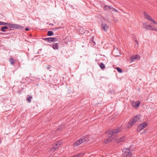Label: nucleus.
<instances>
[{"label": "nucleus", "mask_w": 157, "mask_h": 157, "mask_svg": "<svg viewBox=\"0 0 157 157\" xmlns=\"http://www.w3.org/2000/svg\"><path fill=\"white\" fill-rule=\"evenodd\" d=\"M122 130V128L120 127H117L115 129L113 130H109L105 132V133L111 136L117 134V133L121 132Z\"/></svg>", "instance_id": "nucleus-1"}, {"label": "nucleus", "mask_w": 157, "mask_h": 157, "mask_svg": "<svg viewBox=\"0 0 157 157\" xmlns=\"http://www.w3.org/2000/svg\"><path fill=\"white\" fill-rule=\"evenodd\" d=\"M88 140V138L86 137L83 136L74 143L73 145L75 147H77L82 143L87 141Z\"/></svg>", "instance_id": "nucleus-2"}, {"label": "nucleus", "mask_w": 157, "mask_h": 157, "mask_svg": "<svg viewBox=\"0 0 157 157\" xmlns=\"http://www.w3.org/2000/svg\"><path fill=\"white\" fill-rule=\"evenodd\" d=\"M123 157H131L132 156V151L128 148H125L123 151Z\"/></svg>", "instance_id": "nucleus-3"}, {"label": "nucleus", "mask_w": 157, "mask_h": 157, "mask_svg": "<svg viewBox=\"0 0 157 157\" xmlns=\"http://www.w3.org/2000/svg\"><path fill=\"white\" fill-rule=\"evenodd\" d=\"M8 27L11 28L22 29L23 27L17 24H12L8 23Z\"/></svg>", "instance_id": "nucleus-4"}, {"label": "nucleus", "mask_w": 157, "mask_h": 157, "mask_svg": "<svg viewBox=\"0 0 157 157\" xmlns=\"http://www.w3.org/2000/svg\"><path fill=\"white\" fill-rule=\"evenodd\" d=\"M62 144V141L61 140H59L56 142L54 144H53V147L52 148V150L53 151H55L58 148V147Z\"/></svg>", "instance_id": "nucleus-5"}, {"label": "nucleus", "mask_w": 157, "mask_h": 157, "mask_svg": "<svg viewBox=\"0 0 157 157\" xmlns=\"http://www.w3.org/2000/svg\"><path fill=\"white\" fill-rule=\"evenodd\" d=\"M147 125V122H144L140 124L137 128V131H140L145 128Z\"/></svg>", "instance_id": "nucleus-6"}, {"label": "nucleus", "mask_w": 157, "mask_h": 157, "mask_svg": "<svg viewBox=\"0 0 157 157\" xmlns=\"http://www.w3.org/2000/svg\"><path fill=\"white\" fill-rule=\"evenodd\" d=\"M143 26L144 28L145 29H147L148 30L157 31L156 28H153L152 26L147 25L145 23H143Z\"/></svg>", "instance_id": "nucleus-7"}, {"label": "nucleus", "mask_w": 157, "mask_h": 157, "mask_svg": "<svg viewBox=\"0 0 157 157\" xmlns=\"http://www.w3.org/2000/svg\"><path fill=\"white\" fill-rule=\"evenodd\" d=\"M140 101H133L131 102L132 105L136 108L139 107L140 104Z\"/></svg>", "instance_id": "nucleus-8"}, {"label": "nucleus", "mask_w": 157, "mask_h": 157, "mask_svg": "<svg viewBox=\"0 0 157 157\" xmlns=\"http://www.w3.org/2000/svg\"><path fill=\"white\" fill-rule=\"evenodd\" d=\"M141 115L139 114L135 116L132 120V122L134 123L137 121L141 117Z\"/></svg>", "instance_id": "nucleus-9"}, {"label": "nucleus", "mask_w": 157, "mask_h": 157, "mask_svg": "<svg viewBox=\"0 0 157 157\" xmlns=\"http://www.w3.org/2000/svg\"><path fill=\"white\" fill-rule=\"evenodd\" d=\"M125 140V137L124 136H122L118 139L116 140L115 142L117 143H119L120 142H124Z\"/></svg>", "instance_id": "nucleus-10"}, {"label": "nucleus", "mask_w": 157, "mask_h": 157, "mask_svg": "<svg viewBox=\"0 0 157 157\" xmlns=\"http://www.w3.org/2000/svg\"><path fill=\"white\" fill-rule=\"evenodd\" d=\"M101 26L102 29L104 31H106L109 28V26L105 23H102Z\"/></svg>", "instance_id": "nucleus-11"}, {"label": "nucleus", "mask_w": 157, "mask_h": 157, "mask_svg": "<svg viewBox=\"0 0 157 157\" xmlns=\"http://www.w3.org/2000/svg\"><path fill=\"white\" fill-rule=\"evenodd\" d=\"M137 59H140V56L139 55H136L135 56H132L131 57L130 60L131 62H133L135 60Z\"/></svg>", "instance_id": "nucleus-12"}, {"label": "nucleus", "mask_w": 157, "mask_h": 157, "mask_svg": "<svg viewBox=\"0 0 157 157\" xmlns=\"http://www.w3.org/2000/svg\"><path fill=\"white\" fill-rule=\"evenodd\" d=\"M59 44L58 43H54L52 44V47L54 50H58L59 49Z\"/></svg>", "instance_id": "nucleus-13"}, {"label": "nucleus", "mask_w": 157, "mask_h": 157, "mask_svg": "<svg viewBox=\"0 0 157 157\" xmlns=\"http://www.w3.org/2000/svg\"><path fill=\"white\" fill-rule=\"evenodd\" d=\"M132 121L131 120H130L128 122L127 124L126 125V127L128 128H129L132 126L134 124V123L132 122Z\"/></svg>", "instance_id": "nucleus-14"}, {"label": "nucleus", "mask_w": 157, "mask_h": 157, "mask_svg": "<svg viewBox=\"0 0 157 157\" xmlns=\"http://www.w3.org/2000/svg\"><path fill=\"white\" fill-rule=\"evenodd\" d=\"M109 136L105 140V143L106 144L110 142H111L112 140V136H111L109 135Z\"/></svg>", "instance_id": "nucleus-15"}, {"label": "nucleus", "mask_w": 157, "mask_h": 157, "mask_svg": "<svg viewBox=\"0 0 157 157\" xmlns=\"http://www.w3.org/2000/svg\"><path fill=\"white\" fill-rule=\"evenodd\" d=\"M144 16L146 17V19L147 20H149V21H150V19H151V17H150L149 15H148L147 12H144Z\"/></svg>", "instance_id": "nucleus-16"}, {"label": "nucleus", "mask_w": 157, "mask_h": 157, "mask_svg": "<svg viewBox=\"0 0 157 157\" xmlns=\"http://www.w3.org/2000/svg\"><path fill=\"white\" fill-rule=\"evenodd\" d=\"M64 127V125H61L59 126L58 128L56 130V132H58L59 131L62 130Z\"/></svg>", "instance_id": "nucleus-17"}, {"label": "nucleus", "mask_w": 157, "mask_h": 157, "mask_svg": "<svg viewBox=\"0 0 157 157\" xmlns=\"http://www.w3.org/2000/svg\"><path fill=\"white\" fill-rule=\"evenodd\" d=\"M32 98V97L31 95H28L27 96V100L30 103L31 102V99Z\"/></svg>", "instance_id": "nucleus-18"}, {"label": "nucleus", "mask_w": 157, "mask_h": 157, "mask_svg": "<svg viewBox=\"0 0 157 157\" xmlns=\"http://www.w3.org/2000/svg\"><path fill=\"white\" fill-rule=\"evenodd\" d=\"M9 29L8 28L7 26H2L1 27V31H2V32H5L6 31L5 30L6 29Z\"/></svg>", "instance_id": "nucleus-19"}, {"label": "nucleus", "mask_w": 157, "mask_h": 157, "mask_svg": "<svg viewBox=\"0 0 157 157\" xmlns=\"http://www.w3.org/2000/svg\"><path fill=\"white\" fill-rule=\"evenodd\" d=\"M53 37H49L48 38H45L43 39L45 40L46 41L48 42H52V40H53Z\"/></svg>", "instance_id": "nucleus-20"}, {"label": "nucleus", "mask_w": 157, "mask_h": 157, "mask_svg": "<svg viewBox=\"0 0 157 157\" xmlns=\"http://www.w3.org/2000/svg\"><path fill=\"white\" fill-rule=\"evenodd\" d=\"M109 6L108 5H105L104 6L103 8L104 10L105 11H108L110 10L109 8Z\"/></svg>", "instance_id": "nucleus-21"}, {"label": "nucleus", "mask_w": 157, "mask_h": 157, "mask_svg": "<svg viewBox=\"0 0 157 157\" xmlns=\"http://www.w3.org/2000/svg\"><path fill=\"white\" fill-rule=\"evenodd\" d=\"M109 8H110V9L112 11H115V12H118V11L117 10H116V9H115V8H113V7H112V6H110V5H109Z\"/></svg>", "instance_id": "nucleus-22"}, {"label": "nucleus", "mask_w": 157, "mask_h": 157, "mask_svg": "<svg viewBox=\"0 0 157 157\" xmlns=\"http://www.w3.org/2000/svg\"><path fill=\"white\" fill-rule=\"evenodd\" d=\"M53 34L54 33L52 31H49L47 33V35L49 36H52Z\"/></svg>", "instance_id": "nucleus-23"}, {"label": "nucleus", "mask_w": 157, "mask_h": 157, "mask_svg": "<svg viewBox=\"0 0 157 157\" xmlns=\"http://www.w3.org/2000/svg\"><path fill=\"white\" fill-rule=\"evenodd\" d=\"M10 63L12 65H13L14 62V59L12 58H11L10 59Z\"/></svg>", "instance_id": "nucleus-24"}, {"label": "nucleus", "mask_w": 157, "mask_h": 157, "mask_svg": "<svg viewBox=\"0 0 157 157\" xmlns=\"http://www.w3.org/2000/svg\"><path fill=\"white\" fill-rule=\"evenodd\" d=\"M100 67L101 69H103L105 68V66L103 63H101L100 64Z\"/></svg>", "instance_id": "nucleus-25"}, {"label": "nucleus", "mask_w": 157, "mask_h": 157, "mask_svg": "<svg viewBox=\"0 0 157 157\" xmlns=\"http://www.w3.org/2000/svg\"><path fill=\"white\" fill-rule=\"evenodd\" d=\"M8 23L0 21V25H8Z\"/></svg>", "instance_id": "nucleus-26"}, {"label": "nucleus", "mask_w": 157, "mask_h": 157, "mask_svg": "<svg viewBox=\"0 0 157 157\" xmlns=\"http://www.w3.org/2000/svg\"><path fill=\"white\" fill-rule=\"evenodd\" d=\"M116 69L117 70V71L120 73H122V69L118 67H117Z\"/></svg>", "instance_id": "nucleus-27"}, {"label": "nucleus", "mask_w": 157, "mask_h": 157, "mask_svg": "<svg viewBox=\"0 0 157 157\" xmlns=\"http://www.w3.org/2000/svg\"><path fill=\"white\" fill-rule=\"evenodd\" d=\"M84 155V153H79L78 154H77V155H78V157H81L83 155Z\"/></svg>", "instance_id": "nucleus-28"}, {"label": "nucleus", "mask_w": 157, "mask_h": 157, "mask_svg": "<svg viewBox=\"0 0 157 157\" xmlns=\"http://www.w3.org/2000/svg\"><path fill=\"white\" fill-rule=\"evenodd\" d=\"M150 21L153 22L155 24H157V22L155 21L152 18L151 19H150Z\"/></svg>", "instance_id": "nucleus-29"}, {"label": "nucleus", "mask_w": 157, "mask_h": 157, "mask_svg": "<svg viewBox=\"0 0 157 157\" xmlns=\"http://www.w3.org/2000/svg\"><path fill=\"white\" fill-rule=\"evenodd\" d=\"M53 40H52V42L57 41L58 40V39L57 38L53 37Z\"/></svg>", "instance_id": "nucleus-30"}, {"label": "nucleus", "mask_w": 157, "mask_h": 157, "mask_svg": "<svg viewBox=\"0 0 157 157\" xmlns=\"http://www.w3.org/2000/svg\"><path fill=\"white\" fill-rule=\"evenodd\" d=\"M91 42H92V43H93V45L94 46L95 44V42L93 40V38H92L91 39Z\"/></svg>", "instance_id": "nucleus-31"}, {"label": "nucleus", "mask_w": 157, "mask_h": 157, "mask_svg": "<svg viewBox=\"0 0 157 157\" xmlns=\"http://www.w3.org/2000/svg\"><path fill=\"white\" fill-rule=\"evenodd\" d=\"M135 42L136 43V44H137V45L139 44L138 42V41H137V40H135Z\"/></svg>", "instance_id": "nucleus-32"}, {"label": "nucleus", "mask_w": 157, "mask_h": 157, "mask_svg": "<svg viewBox=\"0 0 157 157\" xmlns=\"http://www.w3.org/2000/svg\"><path fill=\"white\" fill-rule=\"evenodd\" d=\"M118 54H116V55H114V56H119V55L120 54V52H119L118 51Z\"/></svg>", "instance_id": "nucleus-33"}, {"label": "nucleus", "mask_w": 157, "mask_h": 157, "mask_svg": "<svg viewBox=\"0 0 157 157\" xmlns=\"http://www.w3.org/2000/svg\"><path fill=\"white\" fill-rule=\"evenodd\" d=\"M72 157H78V155L77 154V155H73Z\"/></svg>", "instance_id": "nucleus-34"}, {"label": "nucleus", "mask_w": 157, "mask_h": 157, "mask_svg": "<svg viewBox=\"0 0 157 157\" xmlns=\"http://www.w3.org/2000/svg\"><path fill=\"white\" fill-rule=\"evenodd\" d=\"M81 33L82 34L84 33V31H81Z\"/></svg>", "instance_id": "nucleus-35"}, {"label": "nucleus", "mask_w": 157, "mask_h": 157, "mask_svg": "<svg viewBox=\"0 0 157 157\" xmlns=\"http://www.w3.org/2000/svg\"><path fill=\"white\" fill-rule=\"evenodd\" d=\"M47 68L48 70H49L50 68V66H49L48 67H47Z\"/></svg>", "instance_id": "nucleus-36"}, {"label": "nucleus", "mask_w": 157, "mask_h": 157, "mask_svg": "<svg viewBox=\"0 0 157 157\" xmlns=\"http://www.w3.org/2000/svg\"><path fill=\"white\" fill-rule=\"evenodd\" d=\"M25 30L27 31H28L29 30V29L28 28H26L25 29Z\"/></svg>", "instance_id": "nucleus-37"}, {"label": "nucleus", "mask_w": 157, "mask_h": 157, "mask_svg": "<svg viewBox=\"0 0 157 157\" xmlns=\"http://www.w3.org/2000/svg\"><path fill=\"white\" fill-rule=\"evenodd\" d=\"M4 33H5L0 32V34H4Z\"/></svg>", "instance_id": "nucleus-38"}, {"label": "nucleus", "mask_w": 157, "mask_h": 157, "mask_svg": "<svg viewBox=\"0 0 157 157\" xmlns=\"http://www.w3.org/2000/svg\"><path fill=\"white\" fill-rule=\"evenodd\" d=\"M114 52V51H113V53Z\"/></svg>", "instance_id": "nucleus-39"}]
</instances>
